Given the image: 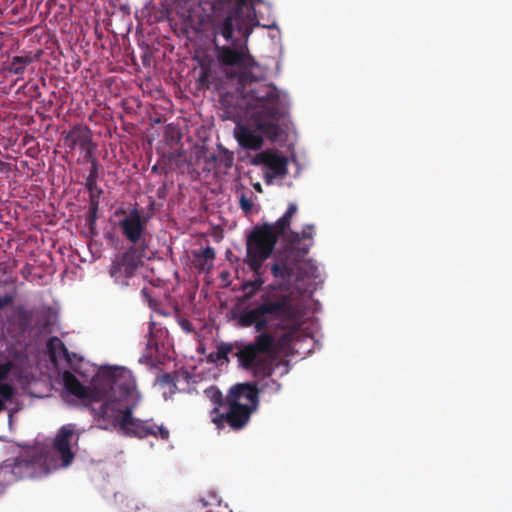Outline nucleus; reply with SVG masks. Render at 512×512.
Segmentation results:
<instances>
[{"label":"nucleus","mask_w":512,"mask_h":512,"mask_svg":"<svg viewBox=\"0 0 512 512\" xmlns=\"http://www.w3.org/2000/svg\"><path fill=\"white\" fill-rule=\"evenodd\" d=\"M205 396L219 409L225 406L226 396H223L220 389L216 386H210L204 390Z\"/></svg>","instance_id":"obj_21"},{"label":"nucleus","mask_w":512,"mask_h":512,"mask_svg":"<svg viewBox=\"0 0 512 512\" xmlns=\"http://www.w3.org/2000/svg\"><path fill=\"white\" fill-rule=\"evenodd\" d=\"M181 157H182L181 152H172L168 155V160L170 162H175L178 165V162L180 161Z\"/></svg>","instance_id":"obj_34"},{"label":"nucleus","mask_w":512,"mask_h":512,"mask_svg":"<svg viewBox=\"0 0 512 512\" xmlns=\"http://www.w3.org/2000/svg\"><path fill=\"white\" fill-rule=\"evenodd\" d=\"M280 235L270 223L256 226L246 239L244 263L252 272L262 269L263 263L271 256Z\"/></svg>","instance_id":"obj_8"},{"label":"nucleus","mask_w":512,"mask_h":512,"mask_svg":"<svg viewBox=\"0 0 512 512\" xmlns=\"http://www.w3.org/2000/svg\"><path fill=\"white\" fill-rule=\"evenodd\" d=\"M11 367V363L9 362L0 364V394L4 399H11L14 394L13 387L8 383H3V381L8 377Z\"/></svg>","instance_id":"obj_19"},{"label":"nucleus","mask_w":512,"mask_h":512,"mask_svg":"<svg viewBox=\"0 0 512 512\" xmlns=\"http://www.w3.org/2000/svg\"><path fill=\"white\" fill-rule=\"evenodd\" d=\"M25 66L21 63L15 61V56L11 59L9 71L15 75L23 74L25 71Z\"/></svg>","instance_id":"obj_27"},{"label":"nucleus","mask_w":512,"mask_h":512,"mask_svg":"<svg viewBox=\"0 0 512 512\" xmlns=\"http://www.w3.org/2000/svg\"><path fill=\"white\" fill-rule=\"evenodd\" d=\"M9 400L10 399H4L3 396L0 394V412L4 409L5 402Z\"/></svg>","instance_id":"obj_39"},{"label":"nucleus","mask_w":512,"mask_h":512,"mask_svg":"<svg viewBox=\"0 0 512 512\" xmlns=\"http://www.w3.org/2000/svg\"><path fill=\"white\" fill-rule=\"evenodd\" d=\"M273 373L268 377H259L263 382L261 383V387L259 388L257 386V389L260 392H268L271 394H276L281 390V384L276 381L275 379H272L271 376Z\"/></svg>","instance_id":"obj_22"},{"label":"nucleus","mask_w":512,"mask_h":512,"mask_svg":"<svg viewBox=\"0 0 512 512\" xmlns=\"http://www.w3.org/2000/svg\"><path fill=\"white\" fill-rule=\"evenodd\" d=\"M193 256L195 259H202L205 262H212L215 259V250L214 248L208 246L206 248L200 249L199 251H193Z\"/></svg>","instance_id":"obj_24"},{"label":"nucleus","mask_w":512,"mask_h":512,"mask_svg":"<svg viewBox=\"0 0 512 512\" xmlns=\"http://www.w3.org/2000/svg\"><path fill=\"white\" fill-rule=\"evenodd\" d=\"M102 193V189L97 188V190L90 192V204H99V195Z\"/></svg>","instance_id":"obj_33"},{"label":"nucleus","mask_w":512,"mask_h":512,"mask_svg":"<svg viewBox=\"0 0 512 512\" xmlns=\"http://www.w3.org/2000/svg\"><path fill=\"white\" fill-rule=\"evenodd\" d=\"M255 1L258 2V3H262L263 2V0H255Z\"/></svg>","instance_id":"obj_46"},{"label":"nucleus","mask_w":512,"mask_h":512,"mask_svg":"<svg viewBox=\"0 0 512 512\" xmlns=\"http://www.w3.org/2000/svg\"><path fill=\"white\" fill-rule=\"evenodd\" d=\"M206 263L204 260L202 259H196L195 260V267L199 270H204L206 269Z\"/></svg>","instance_id":"obj_37"},{"label":"nucleus","mask_w":512,"mask_h":512,"mask_svg":"<svg viewBox=\"0 0 512 512\" xmlns=\"http://www.w3.org/2000/svg\"><path fill=\"white\" fill-rule=\"evenodd\" d=\"M178 324L187 333H190V332H192L194 330L192 322L189 319H187V318L179 317L178 318Z\"/></svg>","instance_id":"obj_28"},{"label":"nucleus","mask_w":512,"mask_h":512,"mask_svg":"<svg viewBox=\"0 0 512 512\" xmlns=\"http://www.w3.org/2000/svg\"><path fill=\"white\" fill-rule=\"evenodd\" d=\"M99 176L98 172V162L96 159H92V166L90 172L86 178L85 187L89 192H93L97 190V179Z\"/></svg>","instance_id":"obj_23"},{"label":"nucleus","mask_w":512,"mask_h":512,"mask_svg":"<svg viewBox=\"0 0 512 512\" xmlns=\"http://www.w3.org/2000/svg\"><path fill=\"white\" fill-rule=\"evenodd\" d=\"M80 433L76 431L74 424H65L58 430L53 441V452L60 457L61 465L68 467L74 460V453L71 450L72 442L77 443Z\"/></svg>","instance_id":"obj_10"},{"label":"nucleus","mask_w":512,"mask_h":512,"mask_svg":"<svg viewBox=\"0 0 512 512\" xmlns=\"http://www.w3.org/2000/svg\"><path fill=\"white\" fill-rule=\"evenodd\" d=\"M271 273L275 278L289 281L294 275V267L287 260L275 262L271 266Z\"/></svg>","instance_id":"obj_18"},{"label":"nucleus","mask_w":512,"mask_h":512,"mask_svg":"<svg viewBox=\"0 0 512 512\" xmlns=\"http://www.w3.org/2000/svg\"><path fill=\"white\" fill-rule=\"evenodd\" d=\"M10 460L11 466L13 467V474L16 476V481L32 475L34 471V464L32 461L22 457L10 458Z\"/></svg>","instance_id":"obj_15"},{"label":"nucleus","mask_w":512,"mask_h":512,"mask_svg":"<svg viewBox=\"0 0 512 512\" xmlns=\"http://www.w3.org/2000/svg\"><path fill=\"white\" fill-rule=\"evenodd\" d=\"M210 158H211L213 161H215V162H217V161H218V158H217L214 154H213V155H211V156H210Z\"/></svg>","instance_id":"obj_43"},{"label":"nucleus","mask_w":512,"mask_h":512,"mask_svg":"<svg viewBox=\"0 0 512 512\" xmlns=\"http://www.w3.org/2000/svg\"><path fill=\"white\" fill-rule=\"evenodd\" d=\"M96 149V145L94 143L90 144L89 146H86L85 148L81 149L84 154V159L87 161H90L92 163V159H95L93 157L94 150Z\"/></svg>","instance_id":"obj_30"},{"label":"nucleus","mask_w":512,"mask_h":512,"mask_svg":"<svg viewBox=\"0 0 512 512\" xmlns=\"http://www.w3.org/2000/svg\"><path fill=\"white\" fill-rule=\"evenodd\" d=\"M214 52L222 66L252 69L257 65L248 41L259 25L250 0H215L210 17Z\"/></svg>","instance_id":"obj_2"},{"label":"nucleus","mask_w":512,"mask_h":512,"mask_svg":"<svg viewBox=\"0 0 512 512\" xmlns=\"http://www.w3.org/2000/svg\"><path fill=\"white\" fill-rule=\"evenodd\" d=\"M226 168H230L233 164V156L232 155H224L220 160Z\"/></svg>","instance_id":"obj_35"},{"label":"nucleus","mask_w":512,"mask_h":512,"mask_svg":"<svg viewBox=\"0 0 512 512\" xmlns=\"http://www.w3.org/2000/svg\"><path fill=\"white\" fill-rule=\"evenodd\" d=\"M255 188H256L258 191H261V190H262V189H261V185H260L259 183H257V184L255 185Z\"/></svg>","instance_id":"obj_44"},{"label":"nucleus","mask_w":512,"mask_h":512,"mask_svg":"<svg viewBox=\"0 0 512 512\" xmlns=\"http://www.w3.org/2000/svg\"><path fill=\"white\" fill-rule=\"evenodd\" d=\"M147 346H148L149 348H152V347L156 346V343H155L152 339H150V340L148 341V343H147Z\"/></svg>","instance_id":"obj_41"},{"label":"nucleus","mask_w":512,"mask_h":512,"mask_svg":"<svg viewBox=\"0 0 512 512\" xmlns=\"http://www.w3.org/2000/svg\"><path fill=\"white\" fill-rule=\"evenodd\" d=\"M162 381L165 382V383H170L172 381V378H171L170 374H167V373L164 374L162 376Z\"/></svg>","instance_id":"obj_40"},{"label":"nucleus","mask_w":512,"mask_h":512,"mask_svg":"<svg viewBox=\"0 0 512 512\" xmlns=\"http://www.w3.org/2000/svg\"><path fill=\"white\" fill-rule=\"evenodd\" d=\"M66 140L69 141V147L75 149L79 146L81 149L93 143L91 130L87 126L76 125L67 134Z\"/></svg>","instance_id":"obj_13"},{"label":"nucleus","mask_w":512,"mask_h":512,"mask_svg":"<svg viewBox=\"0 0 512 512\" xmlns=\"http://www.w3.org/2000/svg\"><path fill=\"white\" fill-rule=\"evenodd\" d=\"M120 214H126V212L123 209L117 210L116 215L118 216Z\"/></svg>","instance_id":"obj_42"},{"label":"nucleus","mask_w":512,"mask_h":512,"mask_svg":"<svg viewBox=\"0 0 512 512\" xmlns=\"http://www.w3.org/2000/svg\"><path fill=\"white\" fill-rule=\"evenodd\" d=\"M314 232L313 225H306L303 227L301 233H293L290 240V250L296 253L297 258H301L308 254L310 245L302 243L304 239H312Z\"/></svg>","instance_id":"obj_14"},{"label":"nucleus","mask_w":512,"mask_h":512,"mask_svg":"<svg viewBox=\"0 0 512 512\" xmlns=\"http://www.w3.org/2000/svg\"><path fill=\"white\" fill-rule=\"evenodd\" d=\"M115 500L122 512H136L140 509L139 501L133 496L116 493Z\"/></svg>","instance_id":"obj_20"},{"label":"nucleus","mask_w":512,"mask_h":512,"mask_svg":"<svg viewBox=\"0 0 512 512\" xmlns=\"http://www.w3.org/2000/svg\"><path fill=\"white\" fill-rule=\"evenodd\" d=\"M17 314H18V318H19V320H20L21 322H25V323H27V322H29V321L31 320V318H32V312H31V311H28V310H26V309H24V308H22V307H20V308L18 309Z\"/></svg>","instance_id":"obj_29"},{"label":"nucleus","mask_w":512,"mask_h":512,"mask_svg":"<svg viewBox=\"0 0 512 512\" xmlns=\"http://www.w3.org/2000/svg\"><path fill=\"white\" fill-rule=\"evenodd\" d=\"M132 372L124 367H102L91 386H84L75 375L70 372L64 374L65 388L80 399L92 402L111 403L114 405L125 385L131 383Z\"/></svg>","instance_id":"obj_7"},{"label":"nucleus","mask_w":512,"mask_h":512,"mask_svg":"<svg viewBox=\"0 0 512 512\" xmlns=\"http://www.w3.org/2000/svg\"><path fill=\"white\" fill-rule=\"evenodd\" d=\"M210 71L207 68H202L200 75H199V85L203 88H209L210 87Z\"/></svg>","instance_id":"obj_26"},{"label":"nucleus","mask_w":512,"mask_h":512,"mask_svg":"<svg viewBox=\"0 0 512 512\" xmlns=\"http://www.w3.org/2000/svg\"><path fill=\"white\" fill-rule=\"evenodd\" d=\"M114 405L102 403L90 405L93 418L99 422L101 429L118 428L124 435L144 439L149 436L163 441L169 440L170 432L163 424H157L153 419L142 420L133 416V411L141 401V394L136 381L131 374V383L125 385Z\"/></svg>","instance_id":"obj_3"},{"label":"nucleus","mask_w":512,"mask_h":512,"mask_svg":"<svg viewBox=\"0 0 512 512\" xmlns=\"http://www.w3.org/2000/svg\"><path fill=\"white\" fill-rule=\"evenodd\" d=\"M16 482V476L13 474V467L11 466V460L6 459L0 465V494H2L5 488Z\"/></svg>","instance_id":"obj_17"},{"label":"nucleus","mask_w":512,"mask_h":512,"mask_svg":"<svg viewBox=\"0 0 512 512\" xmlns=\"http://www.w3.org/2000/svg\"><path fill=\"white\" fill-rule=\"evenodd\" d=\"M256 163L272 171V177H284L288 173V159L275 152L265 151L256 156Z\"/></svg>","instance_id":"obj_12"},{"label":"nucleus","mask_w":512,"mask_h":512,"mask_svg":"<svg viewBox=\"0 0 512 512\" xmlns=\"http://www.w3.org/2000/svg\"><path fill=\"white\" fill-rule=\"evenodd\" d=\"M36 58H37L36 56L33 57L30 55L15 56V61H16V63L19 62L26 67L28 64L32 63Z\"/></svg>","instance_id":"obj_32"},{"label":"nucleus","mask_w":512,"mask_h":512,"mask_svg":"<svg viewBox=\"0 0 512 512\" xmlns=\"http://www.w3.org/2000/svg\"><path fill=\"white\" fill-rule=\"evenodd\" d=\"M290 338H291V334L288 333V334H284L283 336H281V338L279 339V342H288L290 341Z\"/></svg>","instance_id":"obj_38"},{"label":"nucleus","mask_w":512,"mask_h":512,"mask_svg":"<svg viewBox=\"0 0 512 512\" xmlns=\"http://www.w3.org/2000/svg\"><path fill=\"white\" fill-rule=\"evenodd\" d=\"M298 207L295 203H290L286 212L275 223L272 228L281 236L290 227L291 219L296 214Z\"/></svg>","instance_id":"obj_16"},{"label":"nucleus","mask_w":512,"mask_h":512,"mask_svg":"<svg viewBox=\"0 0 512 512\" xmlns=\"http://www.w3.org/2000/svg\"><path fill=\"white\" fill-rule=\"evenodd\" d=\"M61 346L63 349H66L65 346H64V343L60 342Z\"/></svg>","instance_id":"obj_45"},{"label":"nucleus","mask_w":512,"mask_h":512,"mask_svg":"<svg viewBox=\"0 0 512 512\" xmlns=\"http://www.w3.org/2000/svg\"><path fill=\"white\" fill-rule=\"evenodd\" d=\"M294 316V310L289 298L278 293L273 287L263 291L260 301L249 310H242L236 317L239 327H254L258 334L249 343L222 342L217 345V350L210 354L213 361H229L228 355H233L238 360L242 369L249 371L254 377H268L278 367L276 354V340L272 333L268 332L273 319H290Z\"/></svg>","instance_id":"obj_1"},{"label":"nucleus","mask_w":512,"mask_h":512,"mask_svg":"<svg viewBox=\"0 0 512 512\" xmlns=\"http://www.w3.org/2000/svg\"><path fill=\"white\" fill-rule=\"evenodd\" d=\"M258 406L257 383H237L231 386L226 394L225 411L221 412L218 407H214L210 411V419L219 431L228 427L230 430L238 432L248 425Z\"/></svg>","instance_id":"obj_6"},{"label":"nucleus","mask_w":512,"mask_h":512,"mask_svg":"<svg viewBox=\"0 0 512 512\" xmlns=\"http://www.w3.org/2000/svg\"><path fill=\"white\" fill-rule=\"evenodd\" d=\"M148 219L137 208L131 209L123 219L119 221V228L125 239L132 245L123 253L115 256L112 261L109 274L114 282L122 287L130 284L138 268L143 264L148 244L143 239Z\"/></svg>","instance_id":"obj_5"},{"label":"nucleus","mask_w":512,"mask_h":512,"mask_svg":"<svg viewBox=\"0 0 512 512\" xmlns=\"http://www.w3.org/2000/svg\"><path fill=\"white\" fill-rule=\"evenodd\" d=\"M240 208L246 213H251L254 207L253 200L245 194H241L239 198Z\"/></svg>","instance_id":"obj_25"},{"label":"nucleus","mask_w":512,"mask_h":512,"mask_svg":"<svg viewBox=\"0 0 512 512\" xmlns=\"http://www.w3.org/2000/svg\"><path fill=\"white\" fill-rule=\"evenodd\" d=\"M99 204H90V222L95 221L96 213L98 211Z\"/></svg>","instance_id":"obj_36"},{"label":"nucleus","mask_w":512,"mask_h":512,"mask_svg":"<svg viewBox=\"0 0 512 512\" xmlns=\"http://www.w3.org/2000/svg\"><path fill=\"white\" fill-rule=\"evenodd\" d=\"M14 302V296L11 294H6L4 296H0V310L11 305Z\"/></svg>","instance_id":"obj_31"},{"label":"nucleus","mask_w":512,"mask_h":512,"mask_svg":"<svg viewBox=\"0 0 512 512\" xmlns=\"http://www.w3.org/2000/svg\"><path fill=\"white\" fill-rule=\"evenodd\" d=\"M242 100L253 127L261 130L270 141L285 133L283 124L289 110L287 95L272 83L249 82L243 86Z\"/></svg>","instance_id":"obj_4"},{"label":"nucleus","mask_w":512,"mask_h":512,"mask_svg":"<svg viewBox=\"0 0 512 512\" xmlns=\"http://www.w3.org/2000/svg\"><path fill=\"white\" fill-rule=\"evenodd\" d=\"M253 274H254L253 280H248L241 284L240 290L243 291V295H242L240 301L242 303L249 302L256 295H258V298L255 299L251 303V305L249 307H247L245 310L252 309L256 305V303H258L260 301L261 294L263 293V291L273 287L278 293L285 295L286 297L289 298L290 305L292 306V308L294 310V316H293V318H290V319H273L271 322L270 328L274 326L275 322H276L277 328H282V329L286 328L287 323L294 322L298 318V310H297L296 306L293 304L291 296L288 295L287 293L282 292L276 285H273V284H270V285L266 286L265 288H262V286L265 282L264 278H263L262 269L258 270L257 272H253Z\"/></svg>","instance_id":"obj_9"},{"label":"nucleus","mask_w":512,"mask_h":512,"mask_svg":"<svg viewBox=\"0 0 512 512\" xmlns=\"http://www.w3.org/2000/svg\"><path fill=\"white\" fill-rule=\"evenodd\" d=\"M235 137L240 146L250 150L260 149L263 145V138H266L261 130L252 126L250 117H248L247 125H237Z\"/></svg>","instance_id":"obj_11"}]
</instances>
